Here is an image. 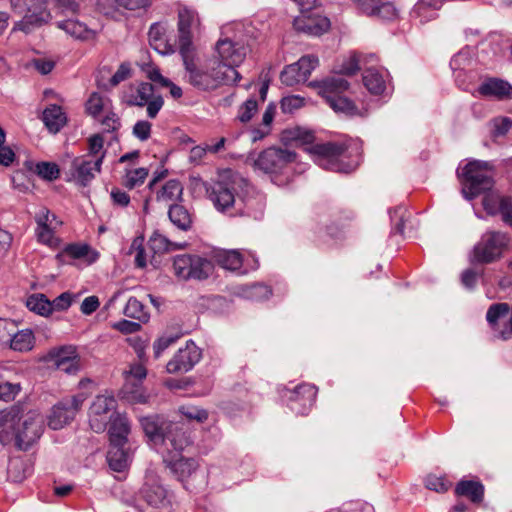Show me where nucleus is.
Wrapping results in <instances>:
<instances>
[{
	"label": "nucleus",
	"mask_w": 512,
	"mask_h": 512,
	"mask_svg": "<svg viewBox=\"0 0 512 512\" xmlns=\"http://www.w3.org/2000/svg\"><path fill=\"white\" fill-rule=\"evenodd\" d=\"M181 58L186 81L199 91H213L240 79L237 70L222 65L220 60L213 56L200 59L195 56L194 49L181 54Z\"/></svg>",
	"instance_id": "nucleus-1"
},
{
	"label": "nucleus",
	"mask_w": 512,
	"mask_h": 512,
	"mask_svg": "<svg viewBox=\"0 0 512 512\" xmlns=\"http://www.w3.org/2000/svg\"><path fill=\"white\" fill-rule=\"evenodd\" d=\"M43 431V417L36 411L24 414L13 407L0 413V442L3 445L27 450L41 437Z\"/></svg>",
	"instance_id": "nucleus-2"
},
{
	"label": "nucleus",
	"mask_w": 512,
	"mask_h": 512,
	"mask_svg": "<svg viewBox=\"0 0 512 512\" xmlns=\"http://www.w3.org/2000/svg\"><path fill=\"white\" fill-rule=\"evenodd\" d=\"M351 78L352 59H348L336 66L330 77L321 81H312L309 86L314 88L336 113L350 115L352 113Z\"/></svg>",
	"instance_id": "nucleus-3"
},
{
	"label": "nucleus",
	"mask_w": 512,
	"mask_h": 512,
	"mask_svg": "<svg viewBox=\"0 0 512 512\" xmlns=\"http://www.w3.org/2000/svg\"><path fill=\"white\" fill-rule=\"evenodd\" d=\"M249 183L241 175L232 170H226L219 179L206 188L208 199L214 208L229 216H236L237 205L240 204L241 193L248 192Z\"/></svg>",
	"instance_id": "nucleus-4"
},
{
	"label": "nucleus",
	"mask_w": 512,
	"mask_h": 512,
	"mask_svg": "<svg viewBox=\"0 0 512 512\" xmlns=\"http://www.w3.org/2000/svg\"><path fill=\"white\" fill-rule=\"evenodd\" d=\"M509 242L510 237L507 233L487 231L471 251L470 262L472 264H490L499 260Z\"/></svg>",
	"instance_id": "nucleus-5"
},
{
	"label": "nucleus",
	"mask_w": 512,
	"mask_h": 512,
	"mask_svg": "<svg viewBox=\"0 0 512 512\" xmlns=\"http://www.w3.org/2000/svg\"><path fill=\"white\" fill-rule=\"evenodd\" d=\"M11 8L14 13L22 15V20L18 21L13 30H21L29 33L36 26L46 23L51 15L47 10V0H10Z\"/></svg>",
	"instance_id": "nucleus-6"
},
{
	"label": "nucleus",
	"mask_w": 512,
	"mask_h": 512,
	"mask_svg": "<svg viewBox=\"0 0 512 512\" xmlns=\"http://www.w3.org/2000/svg\"><path fill=\"white\" fill-rule=\"evenodd\" d=\"M468 189L462 193L468 200L475 198L478 194L488 191L493 186L492 166L489 162L474 160L465 165L462 170Z\"/></svg>",
	"instance_id": "nucleus-7"
},
{
	"label": "nucleus",
	"mask_w": 512,
	"mask_h": 512,
	"mask_svg": "<svg viewBox=\"0 0 512 512\" xmlns=\"http://www.w3.org/2000/svg\"><path fill=\"white\" fill-rule=\"evenodd\" d=\"M349 142L316 143L305 150L315 157L316 163L324 169L349 174L351 166L343 164L339 157L348 150Z\"/></svg>",
	"instance_id": "nucleus-8"
},
{
	"label": "nucleus",
	"mask_w": 512,
	"mask_h": 512,
	"mask_svg": "<svg viewBox=\"0 0 512 512\" xmlns=\"http://www.w3.org/2000/svg\"><path fill=\"white\" fill-rule=\"evenodd\" d=\"M136 506L141 507L140 501L158 510V512L172 511V493H170L154 474H146L145 481L135 497Z\"/></svg>",
	"instance_id": "nucleus-9"
},
{
	"label": "nucleus",
	"mask_w": 512,
	"mask_h": 512,
	"mask_svg": "<svg viewBox=\"0 0 512 512\" xmlns=\"http://www.w3.org/2000/svg\"><path fill=\"white\" fill-rule=\"evenodd\" d=\"M124 101L129 106H147V116L154 119L161 108L164 100L161 95H155L154 86L149 82H141L137 86H131L129 93L124 96Z\"/></svg>",
	"instance_id": "nucleus-10"
},
{
	"label": "nucleus",
	"mask_w": 512,
	"mask_h": 512,
	"mask_svg": "<svg viewBox=\"0 0 512 512\" xmlns=\"http://www.w3.org/2000/svg\"><path fill=\"white\" fill-rule=\"evenodd\" d=\"M86 399L85 393H79L54 405L48 418L49 427L59 430L73 421Z\"/></svg>",
	"instance_id": "nucleus-11"
},
{
	"label": "nucleus",
	"mask_w": 512,
	"mask_h": 512,
	"mask_svg": "<svg viewBox=\"0 0 512 512\" xmlns=\"http://www.w3.org/2000/svg\"><path fill=\"white\" fill-rule=\"evenodd\" d=\"M117 401L113 395L101 394L95 397L89 408V424L93 431H105L109 421L116 415Z\"/></svg>",
	"instance_id": "nucleus-12"
},
{
	"label": "nucleus",
	"mask_w": 512,
	"mask_h": 512,
	"mask_svg": "<svg viewBox=\"0 0 512 512\" xmlns=\"http://www.w3.org/2000/svg\"><path fill=\"white\" fill-rule=\"evenodd\" d=\"M101 171V160H92L87 157H75L66 172V181L73 182L79 187L88 186Z\"/></svg>",
	"instance_id": "nucleus-13"
},
{
	"label": "nucleus",
	"mask_w": 512,
	"mask_h": 512,
	"mask_svg": "<svg viewBox=\"0 0 512 512\" xmlns=\"http://www.w3.org/2000/svg\"><path fill=\"white\" fill-rule=\"evenodd\" d=\"M486 320L496 335L507 340L512 336V306L508 303L492 304L486 313Z\"/></svg>",
	"instance_id": "nucleus-14"
},
{
	"label": "nucleus",
	"mask_w": 512,
	"mask_h": 512,
	"mask_svg": "<svg viewBox=\"0 0 512 512\" xmlns=\"http://www.w3.org/2000/svg\"><path fill=\"white\" fill-rule=\"evenodd\" d=\"M296 153L287 149L270 147L262 151L254 166L265 173H276L295 160Z\"/></svg>",
	"instance_id": "nucleus-15"
},
{
	"label": "nucleus",
	"mask_w": 512,
	"mask_h": 512,
	"mask_svg": "<svg viewBox=\"0 0 512 512\" xmlns=\"http://www.w3.org/2000/svg\"><path fill=\"white\" fill-rule=\"evenodd\" d=\"M319 59L314 55L302 56L297 62L287 65L280 74V80L286 86L305 82L318 66Z\"/></svg>",
	"instance_id": "nucleus-16"
},
{
	"label": "nucleus",
	"mask_w": 512,
	"mask_h": 512,
	"mask_svg": "<svg viewBox=\"0 0 512 512\" xmlns=\"http://www.w3.org/2000/svg\"><path fill=\"white\" fill-rule=\"evenodd\" d=\"M248 48L243 43L229 38L219 39L215 46V54L222 65L229 66L233 70L245 59Z\"/></svg>",
	"instance_id": "nucleus-17"
},
{
	"label": "nucleus",
	"mask_w": 512,
	"mask_h": 512,
	"mask_svg": "<svg viewBox=\"0 0 512 512\" xmlns=\"http://www.w3.org/2000/svg\"><path fill=\"white\" fill-rule=\"evenodd\" d=\"M200 21L197 13L187 7H181L178 10V34H179V53L184 54L192 51L193 31L197 29Z\"/></svg>",
	"instance_id": "nucleus-18"
},
{
	"label": "nucleus",
	"mask_w": 512,
	"mask_h": 512,
	"mask_svg": "<svg viewBox=\"0 0 512 512\" xmlns=\"http://www.w3.org/2000/svg\"><path fill=\"white\" fill-rule=\"evenodd\" d=\"M201 350L194 342L188 341L184 348H180L174 357L167 363L168 373H183L191 370L201 359Z\"/></svg>",
	"instance_id": "nucleus-19"
},
{
	"label": "nucleus",
	"mask_w": 512,
	"mask_h": 512,
	"mask_svg": "<svg viewBox=\"0 0 512 512\" xmlns=\"http://www.w3.org/2000/svg\"><path fill=\"white\" fill-rule=\"evenodd\" d=\"M317 393L318 388L315 385L303 383L296 386L286 396L290 409L297 414H306L315 403Z\"/></svg>",
	"instance_id": "nucleus-20"
},
{
	"label": "nucleus",
	"mask_w": 512,
	"mask_h": 512,
	"mask_svg": "<svg viewBox=\"0 0 512 512\" xmlns=\"http://www.w3.org/2000/svg\"><path fill=\"white\" fill-rule=\"evenodd\" d=\"M306 12H302L300 16L294 19L293 25L296 31L309 36H320L328 31L330 21L327 17Z\"/></svg>",
	"instance_id": "nucleus-21"
},
{
	"label": "nucleus",
	"mask_w": 512,
	"mask_h": 512,
	"mask_svg": "<svg viewBox=\"0 0 512 512\" xmlns=\"http://www.w3.org/2000/svg\"><path fill=\"white\" fill-rule=\"evenodd\" d=\"M161 443L168 450L171 448L175 452H180L192 444V439L184 423L170 421Z\"/></svg>",
	"instance_id": "nucleus-22"
},
{
	"label": "nucleus",
	"mask_w": 512,
	"mask_h": 512,
	"mask_svg": "<svg viewBox=\"0 0 512 512\" xmlns=\"http://www.w3.org/2000/svg\"><path fill=\"white\" fill-rule=\"evenodd\" d=\"M354 9L370 17L384 20H393L397 17V10L392 3H382L381 0H354Z\"/></svg>",
	"instance_id": "nucleus-23"
},
{
	"label": "nucleus",
	"mask_w": 512,
	"mask_h": 512,
	"mask_svg": "<svg viewBox=\"0 0 512 512\" xmlns=\"http://www.w3.org/2000/svg\"><path fill=\"white\" fill-rule=\"evenodd\" d=\"M252 190L249 185L248 192L241 193L239 196L240 204L236 208V216H248L254 219H260L264 212L265 199L261 194L250 195Z\"/></svg>",
	"instance_id": "nucleus-24"
},
{
	"label": "nucleus",
	"mask_w": 512,
	"mask_h": 512,
	"mask_svg": "<svg viewBox=\"0 0 512 512\" xmlns=\"http://www.w3.org/2000/svg\"><path fill=\"white\" fill-rule=\"evenodd\" d=\"M164 463L179 481H184L190 477L198 467L195 459L186 458L181 455H169L164 459Z\"/></svg>",
	"instance_id": "nucleus-25"
},
{
	"label": "nucleus",
	"mask_w": 512,
	"mask_h": 512,
	"mask_svg": "<svg viewBox=\"0 0 512 512\" xmlns=\"http://www.w3.org/2000/svg\"><path fill=\"white\" fill-rule=\"evenodd\" d=\"M213 260L223 269L237 274H245L243 269V257L239 250H215L213 252Z\"/></svg>",
	"instance_id": "nucleus-26"
},
{
	"label": "nucleus",
	"mask_w": 512,
	"mask_h": 512,
	"mask_svg": "<svg viewBox=\"0 0 512 512\" xmlns=\"http://www.w3.org/2000/svg\"><path fill=\"white\" fill-rule=\"evenodd\" d=\"M56 26L57 28L65 31L66 34L78 40H93L97 35L96 30L89 28L87 24L77 19L70 18L63 21H57Z\"/></svg>",
	"instance_id": "nucleus-27"
},
{
	"label": "nucleus",
	"mask_w": 512,
	"mask_h": 512,
	"mask_svg": "<svg viewBox=\"0 0 512 512\" xmlns=\"http://www.w3.org/2000/svg\"><path fill=\"white\" fill-rule=\"evenodd\" d=\"M139 421L145 435L154 443H161L170 421L158 415L141 417Z\"/></svg>",
	"instance_id": "nucleus-28"
},
{
	"label": "nucleus",
	"mask_w": 512,
	"mask_h": 512,
	"mask_svg": "<svg viewBox=\"0 0 512 512\" xmlns=\"http://www.w3.org/2000/svg\"><path fill=\"white\" fill-rule=\"evenodd\" d=\"M109 422L110 444L126 445L130 433V423L126 415L116 414Z\"/></svg>",
	"instance_id": "nucleus-29"
},
{
	"label": "nucleus",
	"mask_w": 512,
	"mask_h": 512,
	"mask_svg": "<svg viewBox=\"0 0 512 512\" xmlns=\"http://www.w3.org/2000/svg\"><path fill=\"white\" fill-rule=\"evenodd\" d=\"M183 186L175 179L168 180L156 191V201L163 203L170 208V205L177 204L182 200Z\"/></svg>",
	"instance_id": "nucleus-30"
},
{
	"label": "nucleus",
	"mask_w": 512,
	"mask_h": 512,
	"mask_svg": "<svg viewBox=\"0 0 512 512\" xmlns=\"http://www.w3.org/2000/svg\"><path fill=\"white\" fill-rule=\"evenodd\" d=\"M42 121L47 130L52 133H58L67 123V116L62 108L56 104L46 107L42 113Z\"/></svg>",
	"instance_id": "nucleus-31"
},
{
	"label": "nucleus",
	"mask_w": 512,
	"mask_h": 512,
	"mask_svg": "<svg viewBox=\"0 0 512 512\" xmlns=\"http://www.w3.org/2000/svg\"><path fill=\"white\" fill-rule=\"evenodd\" d=\"M107 461L112 470L122 472L130 464L131 453L125 448V445L110 444V449L107 453Z\"/></svg>",
	"instance_id": "nucleus-32"
},
{
	"label": "nucleus",
	"mask_w": 512,
	"mask_h": 512,
	"mask_svg": "<svg viewBox=\"0 0 512 512\" xmlns=\"http://www.w3.org/2000/svg\"><path fill=\"white\" fill-rule=\"evenodd\" d=\"M362 81L371 94L381 95L386 89L385 75L374 67H368L363 70Z\"/></svg>",
	"instance_id": "nucleus-33"
},
{
	"label": "nucleus",
	"mask_w": 512,
	"mask_h": 512,
	"mask_svg": "<svg viewBox=\"0 0 512 512\" xmlns=\"http://www.w3.org/2000/svg\"><path fill=\"white\" fill-rule=\"evenodd\" d=\"M455 493L458 496L469 498L473 503L479 504L483 501L484 486L480 482L462 480L456 485Z\"/></svg>",
	"instance_id": "nucleus-34"
},
{
	"label": "nucleus",
	"mask_w": 512,
	"mask_h": 512,
	"mask_svg": "<svg viewBox=\"0 0 512 512\" xmlns=\"http://www.w3.org/2000/svg\"><path fill=\"white\" fill-rule=\"evenodd\" d=\"M479 93L484 96H496L498 98L511 97L512 86L501 79H489L480 85Z\"/></svg>",
	"instance_id": "nucleus-35"
},
{
	"label": "nucleus",
	"mask_w": 512,
	"mask_h": 512,
	"mask_svg": "<svg viewBox=\"0 0 512 512\" xmlns=\"http://www.w3.org/2000/svg\"><path fill=\"white\" fill-rule=\"evenodd\" d=\"M9 340V347L18 352H28L34 347L35 337L30 329L14 330Z\"/></svg>",
	"instance_id": "nucleus-36"
},
{
	"label": "nucleus",
	"mask_w": 512,
	"mask_h": 512,
	"mask_svg": "<svg viewBox=\"0 0 512 512\" xmlns=\"http://www.w3.org/2000/svg\"><path fill=\"white\" fill-rule=\"evenodd\" d=\"M168 217L171 223L179 230L188 231L192 227V215L183 205H170Z\"/></svg>",
	"instance_id": "nucleus-37"
},
{
	"label": "nucleus",
	"mask_w": 512,
	"mask_h": 512,
	"mask_svg": "<svg viewBox=\"0 0 512 512\" xmlns=\"http://www.w3.org/2000/svg\"><path fill=\"white\" fill-rule=\"evenodd\" d=\"M314 138L313 131L299 126L287 128L282 132L284 142L295 143L296 145L312 144Z\"/></svg>",
	"instance_id": "nucleus-38"
},
{
	"label": "nucleus",
	"mask_w": 512,
	"mask_h": 512,
	"mask_svg": "<svg viewBox=\"0 0 512 512\" xmlns=\"http://www.w3.org/2000/svg\"><path fill=\"white\" fill-rule=\"evenodd\" d=\"M147 77L154 83L159 84L161 87L169 88L170 95L178 99L182 96V89L174 84L168 78L162 76L160 70L156 67H148L146 70Z\"/></svg>",
	"instance_id": "nucleus-39"
},
{
	"label": "nucleus",
	"mask_w": 512,
	"mask_h": 512,
	"mask_svg": "<svg viewBox=\"0 0 512 512\" xmlns=\"http://www.w3.org/2000/svg\"><path fill=\"white\" fill-rule=\"evenodd\" d=\"M122 397L132 404H144L149 400V395L141 387L140 383H125L121 389Z\"/></svg>",
	"instance_id": "nucleus-40"
},
{
	"label": "nucleus",
	"mask_w": 512,
	"mask_h": 512,
	"mask_svg": "<svg viewBox=\"0 0 512 512\" xmlns=\"http://www.w3.org/2000/svg\"><path fill=\"white\" fill-rule=\"evenodd\" d=\"M26 307L41 316L51 314V301L41 293L32 294L26 299Z\"/></svg>",
	"instance_id": "nucleus-41"
},
{
	"label": "nucleus",
	"mask_w": 512,
	"mask_h": 512,
	"mask_svg": "<svg viewBox=\"0 0 512 512\" xmlns=\"http://www.w3.org/2000/svg\"><path fill=\"white\" fill-rule=\"evenodd\" d=\"M191 266L189 279H206L213 271L211 261L197 255H194Z\"/></svg>",
	"instance_id": "nucleus-42"
},
{
	"label": "nucleus",
	"mask_w": 512,
	"mask_h": 512,
	"mask_svg": "<svg viewBox=\"0 0 512 512\" xmlns=\"http://www.w3.org/2000/svg\"><path fill=\"white\" fill-rule=\"evenodd\" d=\"M272 294L270 287L264 284L256 283L245 286L241 289V295L248 300L263 301L267 300Z\"/></svg>",
	"instance_id": "nucleus-43"
},
{
	"label": "nucleus",
	"mask_w": 512,
	"mask_h": 512,
	"mask_svg": "<svg viewBox=\"0 0 512 512\" xmlns=\"http://www.w3.org/2000/svg\"><path fill=\"white\" fill-rule=\"evenodd\" d=\"M90 247L87 244H69L59 252L56 258L60 262H66L69 259H81L88 255Z\"/></svg>",
	"instance_id": "nucleus-44"
},
{
	"label": "nucleus",
	"mask_w": 512,
	"mask_h": 512,
	"mask_svg": "<svg viewBox=\"0 0 512 512\" xmlns=\"http://www.w3.org/2000/svg\"><path fill=\"white\" fill-rule=\"evenodd\" d=\"M52 357L55 358L54 362L59 370L69 374L75 373L78 370V360L75 356L71 357L66 355L64 349L58 350L52 354Z\"/></svg>",
	"instance_id": "nucleus-45"
},
{
	"label": "nucleus",
	"mask_w": 512,
	"mask_h": 512,
	"mask_svg": "<svg viewBox=\"0 0 512 512\" xmlns=\"http://www.w3.org/2000/svg\"><path fill=\"white\" fill-rule=\"evenodd\" d=\"M149 174L147 168L141 167L137 169L126 170L122 184L124 187L132 190L142 185Z\"/></svg>",
	"instance_id": "nucleus-46"
},
{
	"label": "nucleus",
	"mask_w": 512,
	"mask_h": 512,
	"mask_svg": "<svg viewBox=\"0 0 512 512\" xmlns=\"http://www.w3.org/2000/svg\"><path fill=\"white\" fill-rule=\"evenodd\" d=\"M123 313L125 316L139 321H147L148 314L145 311L144 305L135 297H130L124 307Z\"/></svg>",
	"instance_id": "nucleus-47"
},
{
	"label": "nucleus",
	"mask_w": 512,
	"mask_h": 512,
	"mask_svg": "<svg viewBox=\"0 0 512 512\" xmlns=\"http://www.w3.org/2000/svg\"><path fill=\"white\" fill-rule=\"evenodd\" d=\"M193 259L194 255H177L173 261V269L175 275L184 280L189 279Z\"/></svg>",
	"instance_id": "nucleus-48"
},
{
	"label": "nucleus",
	"mask_w": 512,
	"mask_h": 512,
	"mask_svg": "<svg viewBox=\"0 0 512 512\" xmlns=\"http://www.w3.org/2000/svg\"><path fill=\"white\" fill-rule=\"evenodd\" d=\"M151 249L155 253H164L170 250L181 248L180 245L171 242L166 236L155 232L149 239Z\"/></svg>",
	"instance_id": "nucleus-49"
},
{
	"label": "nucleus",
	"mask_w": 512,
	"mask_h": 512,
	"mask_svg": "<svg viewBox=\"0 0 512 512\" xmlns=\"http://www.w3.org/2000/svg\"><path fill=\"white\" fill-rule=\"evenodd\" d=\"M89 148L88 153L82 155V157H87L92 160H101V164L103 163V159L106 155V151L103 149L104 139L101 135L96 134L89 138L88 140Z\"/></svg>",
	"instance_id": "nucleus-50"
},
{
	"label": "nucleus",
	"mask_w": 512,
	"mask_h": 512,
	"mask_svg": "<svg viewBox=\"0 0 512 512\" xmlns=\"http://www.w3.org/2000/svg\"><path fill=\"white\" fill-rule=\"evenodd\" d=\"M391 222L394 224L393 231L403 234L405 222L409 219L410 213L404 206H397L389 211Z\"/></svg>",
	"instance_id": "nucleus-51"
},
{
	"label": "nucleus",
	"mask_w": 512,
	"mask_h": 512,
	"mask_svg": "<svg viewBox=\"0 0 512 512\" xmlns=\"http://www.w3.org/2000/svg\"><path fill=\"white\" fill-rule=\"evenodd\" d=\"M37 174L48 181H53L59 177L60 170L57 164L51 162H40L36 165Z\"/></svg>",
	"instance_id": "nucleus-52"
},
{
	"label": "nucleus",
	"mask_w": 512,
	"mask_h": 512,
	"mask_svg": "<svg viewBox=\"0 0 512 512\" xmlns=\"http://www.w3.org/2000/svg\"><path fill=\"white\" fill-rule=\"evenodd\" d=\"M425 486L429 490H433L438 493H443L450 488L451 483L447 481L444 476L430 474L425 479Z\"/></svg>",
	"instance_id": "nucleus-53"
},
{
	"label": "nucleus",
	"mask_w": 512,
	"mask_h": 512,
	"mask_svg": "<svg viewBox=\"0 0 512 512\" xmlns=\"http://www.w3.org/2000/svg\"><path fill=\"white\" fill-rule=\"evenodd\" d=\"M53 229L54 226H37L36 236L38 241L49 247H56L59 241L54 237Z\"/></svg>",
	"instance_id": "nucleus-54"
},
{
	"label": "nucleus",
	"mask_w": 512,
	"mask_h": 512,
	"mask_svg": "<svg viewBox=\"0 0 512 512\" xmlns=\"http://www.w3.org/2000/svg\"><path fill=\"white\" fill-rule=\"evenodd\" d=\"M257 110H258L257 101L253 98H250V99L246 100L239 107L237 118L242 123L249 122L252 119L253 115L257 112Z\"/></svg>",
	"instance_id": "nucleus-55"
},
{
	"label": "nucleus",
	"mask_w": 512,
	"mask_h": 512,
	"mask_svg": "<svg viewBox=\"0 0 512 512\" xmlns=\"http://www.w3.org/2000/svg\"><path fill=\"white\" fill-rule=\"evenodd\" d=\"M305 104V99L299 95H290L283 97L281 100V109L284 113H293L294 111L302 108Z\"/></svg>",
	"instance_id": "nucleus-56"
},
{
	"label": "nucleus",
	"mask_w": 512,
	"mask_h": 512,
	"mask_svg": "<svg viewBox=\"0 0 512 512\" xmlns=\"http://www.w3.org/2000/svg\"><path fill=\"white\" fill-rule=\"evenodd\" d=\"M103 108H104L103 97L96 92L92 93L86 102L87 113L93 117H96L101 113Z\"/></svg>",
	"instance_id": "nucleus-57"
},
{
	"label": "nucleus",
	"mask_w": 512,
	"mask_h": 512,
	"mask_svg": "<svg viewBox=\"0 0 512 512\" xmlns=\"http://www.w3.org/2000/svg\"><path fill=\"white\" fill-rule=\"evenodd\" d=\"M20 392V385L10 382L0 383V400L9 402L14 400L16 395Z\"/></svg>",
	"instance_id": "nucleus-58"
},
{
	"label": "nucleus",
	"mask_w": 512,
	"mask_h": 512,
	"mask_svg": "<svg viewBox=\"0 0 512 512\" xmlns=\"http://www.w3.org/2000/svg\"><path fill=\"white\" fill-rule=\"evenodd\" d=\"M181 413L189 420H196L197 422H204L208 418V413L204 409L198 407H181Z\"/></svg>",
	"instance_id": "nucleus-59"
},
{
	"label": "nucleus",
	"mask_w": 512,
	"mask_h": 512,
	"mask_svg": "<svg viewBox=\"0 0 512 512\" xmlns=\"http://www.w3.org/2000/svg\"><path fill=\"white\" fill-rule=\"evenodd\" d=\"M493 131L492 134L494 137H500L505 135L509 129L512 127V120L507 117L503 118H495L492 121Z\"/></svg>",
	"instance_id": "nucleus-60"
},
{
	"label": "nucleus",
	"mask_w": 512,
	"mask_h": 512,
	"mask_svg": "<svg viewBox=\"0 0 512 512\" xmlns=\"http://www.w3.org/2000/svg\"><path fill=\"white\" fill-rule=\"evenodd\" d=\"M500 197L494 193H488L484 196L482 204L485 211L490 215H496L500 206Z\"/></svg>",
	"instance_id": "nucleus-61"
},
{
	"label": "nucleus",
	"mask_w": 512,
	"mask_h": 512,
	"mask_svg": "<svg viewBox=\"0 0 512 512\" xmlns=\"http://www.w3.org/2000/svg\"><path fill=\"white\" fill-rule=\"evenodd\" d=\"M131 76V67L129 63H122L114 75L110 78L109 84L111 87L117 86L122 81L128 79Z\"/></svg>",
	"instance_id": "nucleus-62"
},
{
	"label": "nucleus",
	"mask_w": 512,
	"mask_h": 512,
	"mask_svg": "<svg viewBox=\"0 0 512 512\" xmlns=\"http://www.w3.org/2000/svg\"><path fill=\"white\" fill-rule=\"evenodd\" d=\"M498 213L501 214L502 220L509 226H512V199L510 197H502Z\"/></svg>",
	"instance_id": "nucleus-63"
},
{
	"label": "nucleus",
	"mask_w": 512,
	"mask_h": 512,
	"mask_svg": "<svg viewBox=\"0 0 512 512\" xmlns=\"http://www.w3.org/2000/svg\"><path fill=\"white\" fill-rule=\"evenodd\" d=\"M151 123L146 120L137 121L133 127V135L141 141H146L151 134Z\"/></svg>",
	"instance_id": "nucleus-64"
}]
</instances>
